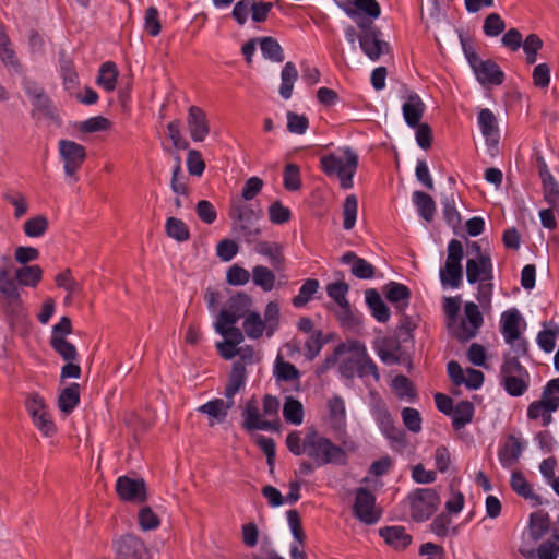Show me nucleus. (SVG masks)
<instances>
[{"mask_svg": "<svg viewBox=\"0 0 559 559\" xmlns=\"http://www.w3.org/2000/svg\"><path fill=\"white\" fill-rule=\"evenodd\" d=\"M60 74L66 90L70 91L79 84V75L75 70L73 60L64 50L59 53Z\"/></svg>", "mask_w": 559, "mask_h": 559, "instance_id": "obj_34", "label": "nucleus"}, {"mask_svg": "<svg viewBox=\"0 0 559 559\" xmlns=\"http://www.w3.org/2000/svg\"><path fill=\"white\" fill-rule=\"evenodd\" d=\"M425 109L426 106L420 96L415 92H411L407 95L406 102L402 106V112L406 124L409 128L415 129L418 123H420Z\"/></svg>", "mask_w": 559, "mask_h": 559, "instance_id": "obj_22", "label": "nucleus"}, {"mask_svg": "<svg viewBox=\"0 0 559 559\" xmlns=\"http://www.w3.org/2000/svg\"><path fill=\"white\" fill-rule=\"evenodd\" d=\"M466 278L469 284L490 282L493 278V265L488 253L466 261Z\"/></svg>", "mask_w": 559, "mask_h": 559, "instance_id": "obj_17", "label": "nucleus"}, {"mask_svg": "<svg viewBox=\"0 0 559 559\" xmlns=\"http://www.w3.org/2000/svg\"><path fill=\"white\" fill-rule=\"evenodd\" d=\"M242 328L245 334L251 340H258L262 337V335H267V326L265 325V321H263L261 314L258 311H251L246 316L242 322Z\"/></svg>", "mask_w": 559, "mask_h": 559, "instance_id": "obj_35", "label": "nucleus"}, {"mask_svg": "<svg viewBox=\"0 0 559 559\" xmlns=\"http://www.w3.org/2000/svg\"><path fill=\"white\" fill-rule=\"evenodd\" d=\"M116 491L123 501L142 503L146 501V483L142 478L120 476L116 481Z\"/></svg>", "mask_w": 559, "mask_h": 559, "instance_id": "obj_16", "label": "nucleus"}, {"mask_svg": "<svg viewBox=\"0 0 559 559\" xmlns=\"http://www.w3.org/2000/svg\"><path fill=\"white\" fill-rule=\"evenodd\" d=\"M358 26L361 29L358 37L359 46L370 60L377 61L382 55L390 52L389 43L381 39L380 29L374 27L371 22H359Z\"/></svg>", "mask_w": 559, "mask_h": 559, "instance_id": "obj_11", "label": "nucleus"}, {"mask_svg": "<svg viewBox=\"0 0 559 559\" xmlns=\"http://www.w3.org/2000/svg\"><path fill=\"white\" fill-rule=\"evenodd\" d=\"M478 124L487 144L489 145L492 143L493 145H497L499 140V129L497 119L490 109L484 108L479 111Z\"/></svg>", "mask_w": 559, "mask_h": 559, "instance_id": "obj_24", "label": "nucleus"}, {"mask_svg": "<svg viewBox=\"0 0 559 559\" xmlns=\"http://www.w3.org/2000/svg\"><path fill=\"white\" fill-rule=\"evenodd\" d=\"M252 298L247 293L240 292L229 297L226 307L221 310L216 320L225 323H236L245 319L251 312Z\"/></svg>", "mask_w": 559, "mask_h": 559, "instance_id": "obj_14", "label": "nucleus"}, {"mask_svg": "<svg viewBox=\"0 0 559 559\" xmlns=\"http://www.w3.org/2000/svg\"><path fill=\"white\" fill-rule=\"evenodd\" d=\"M304 406L294 396H286L283 406V417L286 423L300 425L304 421Z\"/></svg>", "mask_w": 559, "mask_h": 559, "instance_id": "obj_41", "label": "nucleus"}, {"mask_svg": "<svg viewBox=\"0 0 559 559\" xmlns=\"http://www.w3.org/2000/svg\"><path fill=\"white\" fill-rule=\"evenodd\" d=\"M341 263L350 264L352 274L359 280L374 277L376 267L367 260L359 258L354 251H347L341 257Z\"/></svg>", "mask_w": 559, "mask_h": 559, "instance_id": "obj_23", "label": "nucleus"}, {"mask_svg": "<svg viewBox=\"0 0 559 559\" xmlns=\"http://www.w3.org/2000/svg\"><path fill=\"white\" fill-rule=\"evenodd\" d=\"M234 324L235 323H225L222 320H216L214 329L216 333L226 340V344L238 347V345L243 342L245 335L243 332L239 328L234 326Z\"/></svg>", "mask_w": 559, "mask_h": 559, "instance_id": "obj_42", "label": "nucleus"}, {"mask_svg": "<svg viewBox=\"0 0 559 559\" xmlns=\"http://www.w3.org/2000/svg\"><path fill=\"white\" fill-rule=\"evenodd\" d=\"M365 294L366 302L376 320L381 323L388 322L390 319V309L382 300L380 294L373 288L367 289Z\"/></svg>", "mask_w": 559, "mask_h": 559, "instance_id": "obj_30", "label": "nucleus"}, {"mask_svg": "<svg viewBox=\"0 0 559 559\" xmlns=\"http://www.w3.org/2000/svg\"><path fill=\"white\" fill-rule=\"evenodd\" d=\"M267 326V337L273 336L280 325V305L276 301L267 302L264 317L262 318Z\"/></svg>", "mask_w": 559, "mask_h": 559, "instance_id": "obj_57", "label": "nucleus"}, {"mask_svg": "<svg viewBox=\"0 0 559 559\" xmlns=\"http://www.w3.org/2000/svg\"><path fill=\"white\" fill-rule=\"evenodd\" d=\"M521 47H523L526 62L528 64H534L537 60V53L543 47V40L538 35L530 34L524 41L522 40Z\"/></svg>", "mask_w": 559, "mask_h": 559, "instance_id": "obj_59", "label": "nucleus"}, {"mask_svg": "<svg viewBox=\"0 0 559 559\" xmlns=\"http://www.w3.org/2000/svg\"><path fill=\"white\" fill-rule=\"evenodd\" d=\"M464 257L463 246L460 240L452 239L448 243V257L444 266L440 269L439 276L443 286L459 288L462 285Z\"/></svg>", "mask_w": 559, "mask_h": 559, "instance_id": "obj_7", "label": "nucleus"}, {"mask_svg": "<svg viewBox=\"0 0 559 559\" xmlns=\"http://www.w3.org/2000/svg\"><path fill=\"white\" fill-rule=\"evenodd\" d=\"M411 513L415 521H427L438 509L440 498L432 488H418L408 495Z\"/></svg>", "mask_w": 559, "mask_h": 559, "instance_id": "obj_10", "label": "nucleus"}, {"mask_svg": "<svg viewBox=\"0 0 559 559\" xmlns=\"http://www.w3.org/2000/svg\"><path fill=\"white\" fill-rule=\"evenodd\" d=\"M353 514L359 522L366 525L378 523L382 516V510L377 506L376 495L365 487L357 488Z\"/></svg>", "mask_w": 559, "mask_h": 559, "instance_id": "obj_9", "label": "nucleus"}, {"mask_svg": "<svg viewBox=\"0 0 559 559\" xmlns=\"http://www.w3.org/2000/svg\"><path fill=\"white\" fill-rule=\"evenodd\" d=\"M165 231L169 238L183 242L190 239L188 225L180 218L168 217L165 223Z\"/></svg>", "mask_w": 559, "mask_h": 559, "instance_id": "obj_46", "label": "nucleus"}, {"mask_svg": "<svg viewBox=\"0 0 559 559\" xmlns=\"http://www.w3.org/2000/svg\"><path fill=\"white\" fill-rule=\"evenodd\" d=\"M264 182L261 178L253 176L246 180L241 194L234 197L233 199H242L243 202L248 203L252 201L263 189Z\"/></svg>", "mask_w": 559, "mask_h": 559, "instance_id": "obj_58", "label": "nucleus"}, {"mask_svg": "<svg viewBox=\"0 0 559 559\" xmlns=\"http://www.w3.org/2000/svg\"><path fill=\"white\" fill-rule=\"evenodd\" d=\"M523 449L524 444L520 441V439L513 435H510L499 451V460L502 466L510 467L516 463Z\"/></svg>", "mask_w": 559, "mask_h": 559, "instance_id": "obj_26", "label": "nucleus"}, {"mask_svg": "<svg viewBox=\"0 0 559 559\" xmlns=\"http://www.w3.org/2000/svg\"><path fill=\"white\" fill-rule=\"evenodd\" d=\"M50 346L66 361H75L78 359V350L75 346L68 342L66 337H50Z\"/></svg>", "mask_w": 559, "mask_h": 559, "instance_id": "obj_51", "label": "nucleus"}, {"mask_svg": "<svg viewBox=\"0 0 559 559\" xmlns=\"http://www.w3.org/2000/svg\"><path fill=\"white\" fill-rule=\"evenodd\" d=\"M242 428L248 431L254 430H277L278 429V419L275 421L266 420L261 418L260 409L252 399L247 402L245 409L242 412Z\"/></svg>", "mask_w": 559, "mask_h": 559, "instance_id": "obj_18", "label": "nucleus"}, {"mask_svg": "<svg viewBox=\"0 0 559 559\" xmlns=\"http://www.w3.org/2000/svg\"><path fill=\"white\" fill-rule=\"evenodd\" d=\"M274 374L277 380L295 381L299 379V370L290 362L284 361L281 357L276 359Z\"/></svg>", "mask_w": 559, "mask_h": 559, "instance_id": "obj_61", "label": "nucleus"}, {"mask_svg": "<svg viewBox=\"0 0 559 559\" xmlns=\"http://www.w3.org/2000/svg\"><path fill=\"white\" fill-rule=\"evenodd\" d=\"M185 180L186 178L182 174L180 157L177 155L170 180V188L177 195H186L188 193Z\"/></svg>", "mask_w": 559, "mask_h": 559, "instance_id": "obj_63", "label": "nucleus"}, {"mask_svg": "<svg viewBox=\"0 0 559 559\" xmlns=\"http://www.w3.org/2000/svg\"><path fill=\"white\" fill-rule=\"evenodd\" d=\"M10 255L0 257V301L7 312L15 313L22 308V298Z\"/></svg>", "mask_w": 559, "mask_h": 559, "instance_id": "obj_6", "label": "nucleus"}, {"mask_svg": "<svg viewBox=\"0 0 559 559\" xmlns=\"http://www.w3.org/2000/svg\"><path fill=\"white\" fill-rule=\"evenodd\" d=\"M254 251L263 257L269 258L270 263L280 269L284 263L283 246L274 241H259L254 246Z\"/></svg>", "mask_w": 559, "mask_h": 559, "instance_id": "obj_31", "label": "nucleus"}, {"mask_svg": "<svg viewBox=\"0 0 559 559\" xmlns=\"http://www.w3.org/2000/svg\"><path fill=\"white\" fill-rule=\"evenodd\" d=\"M246 367L240 361H235L228 377V382L225 388V397L230 401L234 396L245 388L246 384Z\"/></svg>", "mask_w": 559, "mask_h": 559, "instance_id": "obj_27", "label": "nucleus"}, {"mask_svg": "<svg viewBox=\"0 0 559 559\" xmlns=\"http://www.w3.org/2000/svg\"><path fill=\"white\" fill-rule=\"evenodd\" d=\"M260 49L265 59L273 62H283L285 59L284 51L278 41L273 37H263L260 39Z\"/></svg>", "mask_w": 559, "mask_h": 559, "instance_id": "obj_49", "label": "nucleus"}, {"mask_svg": "<svg viewBox=\"0 0 559 559\" xmlns=\"http://www.w3.org/2000/svg\"><path fill=\"white\" fill-rule=\"evenodd\" d=\"M234 400L226 401L222 399H214L198 407V412L206 414L214 418L217 423L225 421L228 411L234 406Z\"/></svg>", "mask_w": 559, "mask_h": 559, "instance_id": "obj_29", "label": "nucleus"}, {"mask_svg": "<svg viewBox=\"0 0 559 559\" xmlns=\"http://www.w3.org/2000/svg\"><path fill=\"white\" fill-rule=\"evenodd\" d=\"M322 171L329 177H337L343 189L353 187V178L358 167V155L349 147L344 148L343 156L324 155L320 159Z\"/></svg>", "mask_w": 559, "mask_h": 559, "instance_id": "obj_4", "label": "nucleus"}, {"mask_svg": "<svg viewBox=\"0 0 559 559\" xmlns=\"http://www.w3.org/2000/svg\"><path fill=\"white\" fill-rule=\"evenodd\" d=\"M511 488L521 497L530 499L534 497L532 486L521 472H513L510 480Z\"/></svg>", "mask_w": 559, "mask_h": 559, "instance_id": "obj_64", "label": "nucleus"}, {"mask_svg": "<svg viewBox=\"0 0 559 559\" xmlns=\"http://www.w3.org/2000/svg\"><path fill=\"white\" fill-rule=\"evenodd\" d=\"M361 379L371 376L376 382L380 380V373L376 362L369 357L366 348H362L361 354L358 356V373Z\"/></svg>", "mask_w": 559, "mask_h": 559, "instance_id": "obj_54", "label": "nucleus"}, {"mask_svg": "<svg viewBox=\"0 0 559 559\" xmlns=\"http://www.w3.org/2000/svg\"><path fill=\"white\" fill-rule=\"evenodd\" d=\"M319 289V281L314 278H308L304 282L299 288L298 294L293 298L292 302L294 307L301 308L306 306Z\"/></svg>", "mask_w": 559, "mask_h": 559, "instance_id": "obj_50", "label": "nucleus"}, {"mask_svg": "<svg viewBox=\"0 0 559 559\" xmlns=\"http://www.w3.org/2000/svg\"><path fill=\"white\" fill-rule=\"evenodd\" d=\"M34 110L32 115L34 116L35 111L41 112L45 117L55 119L57 116V109L51 100V98L44 92L39 94L36 98L31 100Z\"/></svg>", "mask_w": 559, "mask_h": 559, "instance_id": "obj_60", "label": "nucleus"}, {"mask_svg": "<svg viewBox=\"0 0 559 559\" xmlns=\"http://www.w3.org/2000/svg\"><path fill=\"white\" fill-rule=\"evenodd\" d=\"M80 403V385L71 383L64 388L58 397V407L64 414H70Z\"/></svg>", "mask_w": 559, "mask_h": 559, "instance_id": "obj_39", "label": "nucleus"}, {"mask_svg": "<svg viewBox=\"0 0 559 559\" xmlns=\"http://www.w3.org/2000/svg\"><path fill=\"white\" fill-rule=\"evenodd\" d=\"M228 217L231 221L233 233L245 239L246 242H254L261 234L257 222L261 217V211L252 207V204L242 199H230Z\"/></svg>", "mask_w": 559, "mask_h": 559, "instance_id": "obj_2", "label": "nucleus"}, {"mask_svg": "<svg viewBox=\"0 0 559 559\" xmlns=\"http://www.w3.org/2000/svg\"><path fill=\"white\" fill-rule=\"evenodd\" d=\"M298 79V71L296 66L288 61L282 69L281 72V85H280V95L284 99H289L293 94L294 84Z\"/></svg>", "mask_w": 559, "mask_h": 559, "instance_id": "obj_40", "label": "nucleus"}, {"mask_svg": "<svg viewBox=\"0 0 559 559\" xmlns=\"http://www.w3.org/2000/svg\"><path fill=\"white\" fill-rule=\"evenodd\" d=\"M370 413L379 426L381 432L391 441V445L395 449H404L406 447L405 432L395 426L393 417L389 412L385 402L377 392H371Z\"/></svg>", "mask_w": 559, "mask_h": 559, "instance_id": "obj_5", "label": "nucleus"}, {"mask_svg": "<svg viewBox=\"0 0 559 559\" xmlns=\"http://www.w3.org/2000/svg\"><path fill=\"white\" fill-rule=\"evenodd\" d=\"M251 277L253 284L264 292H271L275 286V274L264 265H255L252 269Z\"/></svg>", "mask_w": 559, "mask_h": 559, "instance_id": "obj_44", "label": "nucleus"}, {"mask_svg": "<svg viewBox=\"0 0 559 559\" xmlns=\"http://www.w3.org/2000/svg\"><path fill=\"white\" fill-rule=\"evenodd\" d=\"M283 185L287 191H297L301 188L300 169L296 164H287L283 173Z\"/></svg>", "mask_w": 559, "mask_h": 559, "instance_id": "obj_56", "label": "nucleus"}, {"mask_svg": "<svg viewBox=\"0 0 559 559\" xmlns=\"http://www.w3.org/2000/svg\"><path fill=\"white\" fill-rule=\"evenodd\" d=\"M412 201L417 209L418 215L426 222H431L436 214V203L431 195L424 191H414Z\"/></svg>", "mask_w": 559, "mask_h": 559, "instance_id": "obj_33", "label": "nucleus"}, {"mask_svg": "<svg viewBox=\"0 0 559 559\" xmlns=\"http://www.w3.org/2000/svg\"><path fill=\"white\" fill-rule=\"evenodd\" d=\"M484 323V317L479 307L473 302L467 301L464 305V319L461 321L455 337L461 342L474 338Z\"/></svg>", "mask_w": 559, "mask_h": 559, "instance_id": "obj_15", "label": "nucleus"}, {"mask_svg": "<svg viewBox=\"0 0 559 559\" xmlns=\"http://www.w3.org/2000/svg\"><path fill=\"white\" fill-rule=\"evenodd\" d=\"M544 178H540L543 183L544 200L552 207H559V183L556 181L550 171L544 169Z\"/></svg>", "mask_w": 559, "mask_h": 559, "instance_id": "obj_43", "label": "nucleus"}, {"mask_svg": "<svg viewBox=\"0 0 559 559\" xmlns=\"http://www.w3.org/2000/svg\"><path fill=\"white\" fill-rule=\"evenodd\" d=\"M17 285L36 287L43 278V269L35 265H24L15 270Z\"/></svg>", "mask_w": 559, "mask_h": 559, "instance_id": "obj_38", "label": "nucleus"}, {"mask_svg": "<svg viewBox=\"0 0 559 559\" xmlns=\"http://www.w3.org/2000/svg\"><path fill=\"white\" fill-rule=\"evenodd\" d=\"M472 70L481 85H500L503 83L504 73L491 59H480L473 64Z\"/></svg>", "mask_w": 559, "mask_h": 559, "instance_id": "obj_20", "label": "nucleus"}, {"mask_svg": "<svg viewBox=\"0 0 559 559\" xmlns=\"http://www.w3.org/2000/svg\"><path fill=\"white\" fill-rule=\"evenodd\" d=\"M288 451L296 455H306L317 467L325 465L344 466L347 464V453L330 438L322 436L314 427H309L305 436L298 430L292 431L285 440Z\"/></svg>", "mask_w": 559, "mask_h": 559, "instance_id": "obj_1", "label": "nucleus"}, {"mask_svg": "<svg viewBox=\"0 0 559 559\" xmlns=\"http://www.w3.org/2000/svg\"><path fill=\"white\" fill-rule=\"evenodd\" d=\"M380 536L385 543L395 549H405L412 543V536L406 533L403 526H385L380 528Z\"/></svg>", "mask_w": 559, "mask_h": 559, "instance_id": "obj_25", "label": "nucleus"}, {"mask_svg": "<svg viewBox=\"0 0 559 559\" xmlns=\"http://www.w3.org/2000/svg\"><path fill=\"white\" fill-rule=\"evenodd\" d=\"M358 200L355 194L346 197L343 203V228L350 230L354 228L357 218Z\"/></svg>", "mask_w": 559, "mask_h": 559, "instance_id": "obj_53", "label": "nucleus"}, {"mask_svg": "<svg viewBox=\"0 0 559 559\" xmlns=\"http://www.w3.org/2000/svg\"><path fill=\"white\" fill-rule=\"evenodd\" d=\"M58 146L66 175L78 181L75 175L86 158L85 147L71 140H60Z\"/></svg>", "mask_w": 559, "mask_h": 559, "instance_id": "obj_12", "label": "nucleus"}, {"mask_svg": "<svg viewBox=\"0 0 559 559\" xmlns=\"http://www.w3.org/2000/svg\"><path fill=\"white\" fill-rule=\"evenodd\" d=\"M118 69L115 62L107 61L100 66L97 83L107 92L116 88Z\"/></svg>", "mask_w": 559, "mask_h": 559, "instance_id": "obj_47", "label": "nucleus"}, {"mask_svg": "<svg viewBox=\"0 0 559 559\" xmlns=\"http://www.w3.org/2000/svg\"><path fill=\"white\" fill-rule=\"evenodd\" d=\"M353 5L372 19H377L381 14V8L376 0H354L340 4L344 12L352 19L358 15L357 10H355Z\"/></svg>", "mask_w": 559, "mask_h": 559, "instance_id": "obj_28", "label": "nucleus"}, {"mask_svg": "<svg viewBox=\"0 0 559 559\" xmlns=\"http://www.w3.org/2000/svg\"><path fill=\"white\" fill-rule=\"evenodd\" d=\"M521 314L518 309H509L501 314L500 331L504 342L510 345L516 355L526 356L528 353V343L521 337L520 331Z\"/></svg>", "mask_w": 559, "mask_h": 559, "instance_id": "obj_8", "label": "nucleus"}, {"mask_svg": "<svg viewBox=\"0 0 559 559\" xmlns=\"http://www.w3.org/2000/svg\"><path fill=\"white\" fill-rule=\"evenodd\" d=\"M442 213L445 222L452 228L461 225V215L456 210L455 194L452 192L450 195H444L442 200Z\"/></svg>", "mask_w": 559, "mask_h": 559, "instance_id": "obj_52", "label": "nucleus"}, {"mask_svg": "<svg viewBox=\"0 0 559 559\" xmlns=\"http://www.w3.org/2000/svg\"><path fill=\"white\" fill-rule=\"evenodd\" d=\"M391 388L399 400L414 401L417 397L414 384L406 376H396L392 380Z\"/></svg>", "mask_w": 559, "mask_h": 559, "instance_id": "obj_45", "label": "nucleus"}, {"mask_svg": "<svg viewBox=\"0 0 559 559\" xmlns=\"http://www.w3.org/2000/svg\"><path fill=\"white\" fill-rule=\"evenodd\" d=\"M383 294L385 299L392 304L397 313H403L409 306L412 292L411 289L397 282H389L383 286Z\"/></svg>", "mask_w": 559, "mask_h": 559, "instance_id": "obj_21", "label": "nucleus"}, {"mask_svg": "<svg viewBox=\"0 0 559 559\" xmlns=\"http://www.w3.org/2000/svg\"><path fill=\"white\" fill-rule=\"evenodd\" d=\"M329 417L334 429H341L346 425V407L344 399L333 395L328 401Z\"/></svg>", "mask_w": 559, "mask_h": 559, "instance_id": "obj_37", "label": "nucleus"}, {"mask_svg": "<svg viewBox=\"0 0 559 559\" xmlns=\"http://www.w3.org/2000/svg\"><path fill=\"white\" fill-rule=\"evenodd\" d=\"M48 219L44 215H37L28 218L23 226L26 236L36 238L41 237L48 229Z\"/></svg>", "mask_w": 559, "mask_h": 559, "instance_id": "obj_55", "label": "nucleus"}, {"mask_svg": "<svg viewBox=\"0 0 559 559\" xmlns=\"http://www.w3.org/2000/svg\"><path fill=\"white\" fill-rule=\"evenodd\" d=\"M499 377L500 385L510 396H522L530 388L531 376L528 370L519 361V355H503Z\"/></svg>", "mask_w": 559, "mask_h": 559, "instance_id": "obj_3", "label": "nucleus"}, {"mask_svg": "<svg viewBox=\"0 0 559 559\" xmlns=\"http://www.w3.org/2000/svg\"><path fill=\"white\" fill-rule=\"evenodd\" d=\"M187 124L191 139L194 142H203L210 134V124L205 111L198 106L188 109Z\"/></svg>", "mask_w": 559, "mask_h": 559, "instance_id": "obj_19", "label": "nucleus"}, {"mask_svg": "<svg viewBox=\"0 0 559 559\" xmlns=\"http://www.w3.org/2000/svg\"><path fill=\"white\" fill-rule=\"evenodd\" d=\"M401 320L397 325V337L401 342H411L414 341L413 332L417 328V322L409 316L405 314V312L400 313Z\"/></svg>", "mask_w": 559, "mask_h": 559, "instance_id": "obj_62", "label": "nucleus"}, {"mask_svg": "<svg viewBox=\"0 0 559 559\" xmlns=\"http://www.w3.org/2000/svg\"><path fill=\"white\" fill-rule=\"evenodd\" d=\"M549 325V329L539 331L536 337L537 345L545 353H551L555 349L559 335V325L554 322H550Z\"/></svg>", "mask_w": 559, "mask_h": 559, "instance_id": "obj_48", "label": "nucleus"}, {"mask_svg": "<svg viewBox=\"0 0 559 559\" xmlns=\"http://www.w3.org/2000/svg\"><path fill=\"white\" fill-rule=\"evenodd\" d=\"M550 527V518L543 510L533 512L530 515V536L534 542L544 537Z\"/></svg>", "mask_w": 559, "mask_h": 559, "instance_id": "obj_36", "label": "nucleus"}, {"mask_svg": "<svg viewBox=\"0 0 559 559\" xmlns=\"http://www.w3.org/2000/svg\"><path fill=\"white\" fill-rule=\"evenodd\" d=\"M116 559H146L145 543L134 534H124L112 542Z\"/></svg>", "mask_w": 559, "mask_h": 559, "instance_id": "obj_13", "label": "nucleus"}, {"mask_svg": "<svg viewBox=\"0 0 559 559\" xmlns=\"http://www.w3.org/2000/svg\"><path fill=\"white\" fill-rule=\"evenodd\" d=\"M475 414L474 404L469 401L459 402L451 415H452V427L454 430L463 429L467 424L472 423Z\"/></svg>", "mask_w": 559, "mask_h": 559, "instance_id": "obj_32", "label": "nucleus"}]
</instances>
